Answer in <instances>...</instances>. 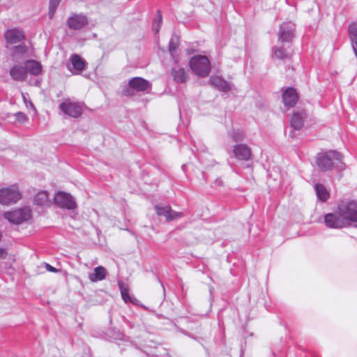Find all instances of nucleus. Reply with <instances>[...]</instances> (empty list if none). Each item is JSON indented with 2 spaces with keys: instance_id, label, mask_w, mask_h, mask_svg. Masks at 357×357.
I'll list each match as a JSON object with an SVG mask.
<instances>
[{
  "instance_id": "obj_1",
  "label": "nucleus",
  "mask_w": 357,
  "mask_h": 357,
  "mask_svg": "<svg viewBox=\"0 0 357 357\" xmlns=\"http://www.w3.org/2000/svg\"><path fill=\"white\" fill-rule=\"evenodd\" d=\"M338 215H342L349 226L351 222H357V202L351 199H343L337 205Z\"/></svg>"
},
{
  "instance_id": "obj_2",
  "label": "nucleus",
  "mask_w": 357,
  "mask_h": 357,
  "mask_svg": "<svg viewBox=\"0 0 357 357\" xmlns=\"http://www.w3.org/2000/svg\"><path fill=\"white\" fill-rule=\"evenodd\" d=\"M189 64L193 73L199 77H206L210 73L211 64L206 56H195L191 58Z\"/></svg>"
},
{
  "instance_id": "obj_3",
  "label": "nucleus",
  "mask_w": 357,
  "mask_h": 357,
  "mask_svg": "<svg viewBox=\"0 0 357 357\" xmlns=\"http://www.w3.org/2000/svg\"><path fill=\"white\" fill-rule=\"evenodd\" d=\"M341 158L342 155L339 152L329 151L317 157V165L321 171H329L333 166V160H340Z\"/></svg>"
},
{
  "instance_id": "obj_4",
  "label": "nucleus",
  "mask_w": 357,
  "mask_h": 357,
  "mask_svg": "<svg viewBox=\"0 0 357 357\" xmlns=\"http://www.w3.org/2000/svg\"><path fill=\"white\" fill-rule=\"evenodd\" d=\"M3 215L10 222L20 225L31 219V211L29 208L24 207L10 212H6Z\"/></svg>"
},
{
  "instance_id": "obj_5",
  "label": "nucleus",
  "mask_w": 357,
  "mask_h": 357,
  "mask_svg": "<svg viewBox=\"0 0 357 357\" xmlns=\"http://www.w3.org/2000/svg\"><path fill=\"white\" fill-rule=\"evenodd\" d=\"M21 194L16 186L0 189V204L8 205L17 202L21 199Z\"/></svg>"
},
{
  "instance_id": "obj_6",
  "label": "nucleus",
  "mask_w": 357,
  "mask_h": 357,
  "mask_svg": "<svg viewBox=\"0 0 357 357\" xmlns=\"http://www.w3.org/2000/svg\"><path fill=\"white\" fill-rule=\"evenodd\" d=\"M59 108L65 114L73 118L79 117L82 112V107L80 103L69 98L65 100L59 105Z\"/></svg>"
},
{
  "instance_id": "obj_7",
  "label": "nucleus",
  "mask_w": 357,
  "mask_h": 357,
  "mask_svg": "<svg viewBox=\"0 0 357 357\" xmlns=\"http://www.w3.org/2000/svg\"><path fill=\"white\" fill-rule=\"evenodd\" d=\"M324 222L326 227L332 229H342L349 226L343 216L338 215L337 211L326 214Z\"/></svg>"
},
{
  "instance_id": "obj_8",
  "label": "nucleus",
  "mask_w": 357,
  "mask_h": 357,
  "mask_svg": "<svg viewBox=\"0 0 357 357\" xmlns=\"http://www.w3.org/2000/svg\"><path fill=\"white\" fill-rule=\"evenodd\" d=\"M55 202L63 208L73 209L76 207V203L70 194L59 192L54 197Z\"/></svg>"
},
{
  "instance_id": "obj_9",
  "label": "nucleus",
  "mask_w": 357,
  "mask_h": 357,
  "mask_svg": "<svg viewBox=\"0 0 357 357\" xmlns=\"http://www.w3.org/2000/svg\"><path fill=\"white\" fill-rule=\"evenodd\" d=\"M67 24L70 29L78 30L88 24V20L85 15L73 14L68 17Z\"/></svg>"
},
{
  "instance_id": "obj_10",
  "label": "nucleus",
  "mask_w": 357,
  "mask_h": 357,
  "mask_svg": "<svg viewBox=\"0 0 357 357\" xmlns=\"http://www.w3.org/2000/svg\"><path fill=\"white\" fill-rule=\"evenodd\" d=\"M298 100V94L293 87L287 88L282 93V101L285 107H293Z\"/></svg>"
},
{
  "instance_id": "obj_11",
  "label": "nucleus",
  "mask_w": 357,
  "mask_h": 357,
  "mask_svg": "<svg viewBox=\"0 0 357 357\" xmlns=\"http://www.w3.org/2000/svg\"><path fill=\"white\" fill-rule=\"evenodd\" d=\"M156 213L160 216H164L167 221L182 217V213L173 211L169 206H155Z\"/></svg>"
},
{
  "instance_id": "obj_12",
  "label": "nucleus",
  "mask_w": 357,
  "mask_h": 357,
  "mask_svg": "<svg viewBox=\"0 0 357 357\" xmlns=\"http://www.w3.org/2000/svg\"><path fill=\"white\" fill-rule=\"evenodd\" d=\"M4 36L7 43L10 44H15L25 39L24 32L17 29H8L5 32Z\"/></svg>"
},
{
  "instance_id": "obj_13",
  "label": "nucleus",
  "mask_w": 357,
  "mask_h": 357,
  "mask_svg": "<svg viewBox=\"0 0 357 357\" xmlns=\"http://www.w3.org/2000/svg\"><path fill=\"white\" fill-rule=\"evenodd\" d=\"M234 153L238 160H248L252 156L251 149L245 144L235 146Z\"/></svg>"
},
{
  "instance_id": "obj_14",
  "label": "nucleus",
  "mask_w": 357,
  "mask_h": 357,
  "mask_svg": "<svg viewBox=\"0 0 357 357\" xmlns=\"http://www.w3.org/2000/svg\"><path fill=\"white\" fill-rule=\"evenodd\" d=\"M128 85L130 88L137 91H144L151 86L150 83L147 80L139 77L131 79Z\"/></svg>"
},
{
  "instance_id": "obj_15",
  "label": "nucleus",
  "mask_w": 357,
  "mask_h": 357,
  "mask_svg": "<svg viewBox=\"0 0 357 357\" xmlns=\"http://www.w3.org/2000/svg\"><path fill=\"white\" fill-rule=\"evenodd\" d=\"M107 274L106 268L102 266H98L94 268L93 273L89 274V278L92 282L102 281L106 278Z\"/></svg>"
},
{
  "instance_id": "obj_16",
  "label": "nucleus",
  "mask_w": 357,
  "mask_h": 357,
  "mask_svg": "<svg viewBox=\"0 0 357 357\" xmlns=\"http://www.w3.org/2000/svg\"><path fill=\"white\" fill-rule=\"evenodd\" d=\"M25 68L26 70V73H29L33 75H38L42 72V66L41 64L33 59L28 60L25 62Z\"/></svg>"
},
{
  "instance_id": "obj_17",
  "label": "nucleus",
  "mask_w": 357,
  "mask_h": 357,
  "mask_svg": "<svg viewBox=\"0 0 357 357\" xmlns=\"http://www.w3.org/2000/svg\"><path fill=\"white\" fill-rule=\"evenodd\" d=\"M10 75L16 81H23L26 79L27 74L25 67L14 66L10 70Z\"/></svg>"
},
{
  "instance_id": "obj_18",
  "label": "nucleus",
  "mask_w": 357,
  "mask_h": 357,
  "mask_svg": "<svg viewBox=\"0 0 357 357\" xmlns=\"http://www.w3.org/2000/svg\"><path fill=\"white\" fill-rule=\"evenodd\" d=\"M314 190L318 199L322 202H326L330 197V192L321 183H317L314 185Z\"/></svg>"
},
{
  "instance_id": "obj_19",
  "label": "nucleus",
  "mask_w": 357,
  "mask_h": 357,
  "mask_svg": "<svg viewBox=\"0 0 357 357\" xmlns=\"http://www.w3.org/2000/svg\"><path fill=\"white\" fill-rule=\"evenodd\" d=\"M70 61L73 69L77 72H81L85 68L86 61L78 54H73L70 56Z\"/></svg>"
},
{
  "instance_id": "obj_20",
  "label": "nucleus",
  "mask_w": 357,
  "mask_h": 357,
  "mask_svg": "<svg viewBox=\"0 0 357 357\" xmlns=\"http://www.w3.org/2000/svg\"><path fill=\"white\" fill-rule=\"evenodd\" d=\"M291 126L295 130H300L304 124L303 115L300 112L294 113L290 120Z\"/></svg>"
},
{
  "instance_id": "obj_21",
  "label": "nucleus",
  "mask_w": 357,
  "mask_h": 357,
  "mask_svg": "<svg viewBox=\"0 0 357 357\" xmlns=\"http://www.w3.org/2000/svg\"><path fill=\"white\" fill-rule=\"evenodd\" d=\"M293 26H294V25L291 24V26L287 30H285L284 27L282 28V30L281 31L280 37H279V40L282 43L290 42L291 40V39L293 38V36H294Z\"/></svg>"
},
{
  "instance_id": "obj_22",
  "label": "nucleus",
  "mask_w": 357,
  "mask_h": 357,
  "mask_svg": "<svg viewBox=\"0 0 357 357\" xmlns=\"http://www.w3.org/2000/svg\"><path fill=\"white\" fill-rule=\"evenodd\" d=\"M34 203L39 206H45L49 203L48 194L45 191L38 192L34 197Z\"/></svg>"
},
{
  "instance_id": "obj_23",
  "label": "nucleus",
  "mask_w": 357,
  "mask_h": 357,
  "mask_svg": "<svg viewBox=\"0 0 357 357\" xmlns=\"http://www.w3.org/2000/svg\"><path fill=\"white\" fill-rule=\"evenodd\" d=\"M119 287L121 291V295L123 300L126 302H131L132 299L129 295V288L127 284L122 281L119 282Z\"/></svg>"
},
{
  "instance_id": "obj_24",
  "label": "nucleus",
  "mask_w": 357,
  "mask_h": 357,
  "mask_svg": "<svg viewBox=\"0 0 357 357\" xmlns=\"http://www.w3.org/2000/svg\"><path fill=\"white\" fill-rule=\"evenodd\" d=\"M174 79L177 82L183 83L188 79V75L186 74L183 68H179L178 70H174L172 72Z\"/></svg>"
},
{
  "instance_id": "obj_25",
  "label": "nucleus",
  "mask_w": 357,
  "mask_h": 357,
  "mask_svg": "<svg viewBox=\"0 0 357 357\" xmlns=\"http://www.w3.org/2000/svg\"><path fill=\"white\" fill-rule=\"evenodd\" d=\"M210 81L213 85L222 91H227L229 89L228 84L218 77H211Z\"/></svg>"
},
{
  "instance_id": "obj_26",
  "label": "nucleus",
  "mask_w": 357,
  "mask_h": 357,
  "mask_svg": "<svg viewBox=\"0 0 357 357\" xmlns=\"http://www.w3.org/2000/svg\"><path fill=\"white\" fill-rule=\"evenodd\" d=\"M348 33L351 44L357 43V23L352 22L349 25Z\"/></svg>"
},
{
  "instance_id": "obj_27",
  "label": "nucleus",
  "mask_w": 357,
  "mask_h": 357,
  "mask_svg": "<svg viewBox=\"0 0 357 357\" xmlns=\"http://www.w3.org/2000/svg\"><path fill=\"white\" fill-rule=\"evenodd\" d=\"M162 15L159 10L157 11V19H155L153 23V29L155 33L159 32L160 24L162 23Z\"/></svg>"
},
{
  "instance_id": "obj_28",
  "label": "nucleus",
  "mask_w": 357,
  "mask_h": 357,
  "mask_svg": "<svg viewBox=\"0 0 357 357\" xmlns=\"http://www.w3.org/2000/svg\"><path fill=\"white\" fill-rule=\"evenodd\" d=\"M28 51V47L24 44L14 47L13 56L24 54Z\"/></svg>"
},
{
  "instance_id": "obj_29",
  "label": "nucleus",
  "mask_w": 357,
  "mask_h": 357,
  "mask_svg": "<svg viewBox=\"0 0 357 357\" xmlns=\"http://www.w3.org/2000/svg\"><path fill=\"white\" fill-rule=\"evenodd\" d=\"M57 6H58V1H51V3L50 5V11H49V15L51 19L53 18Z\"/></svg>"
},
{
  "instance_id": "obj_30",
  "label": "nucleus",
  "mask_w": 357,
  "mask_h": 357,
  "mask_svg": "<svg viewBox=\"0 0 357 357\" xmlns=\"http://www.w3.org/2000/svg\"><path fill=\"white\" fill-rule=\"evenodd\" d=\"M275 56L278 59H283L286 58V53L283 48H276L275 49Z\"/></svg>"
},
{
  "instance_id": "obj_31",
  "label": "nucleus",
  "mask_w": 357,
  "mask_h": 357,
  "mask_svg": "<svg viewBox=\"0 0 357 357\" xmlns=\"http://www.w3.org/2000/svg\"><path fill=\"white\" fill-rule=\"evenodd\" d=\"M26 119V115L24 113L18 112L17 114H16V119L19 122H24V121H25Z\"/></svg>"
},
{
  "instance_id": "obj_32",
  "label": "nucleus",
  "mask_w": 357,
  "mask_h": 357,
  "mask_svg": "<svg viewBox=\"0 0 357 357\" xmlns=\"http://www.w3.org/2000/svg\"><path fill=\"white\" fill-rule=\"evenodd\" d=\"M233 139L237 142L243 139V134L241 132H234L233 135Z\"/></svg>"
},
{
  "instance_id": "obj_33",
  "label": "nucleus",
  "mask_w": 357,
  "mask_h": 357,
  "mask_svg": "<svg viewBox=\"0 0 357 357\" xmlns=\"http://www.w3.org/2000/svg\"><path fill=\"white\" fill-rule=\"evenodd\" d=\"M45 267L47 269V271H48L50 272H52V273H57L58 272V270L56 268L52 266L49 264L45 263Z\"/></svg>"
},
{
  "instance_id": "obj_34",
  "label": "nucleus",
  "mask_w": 357,
  "mask_h": 357,
  "mask_svg": "<svg viewBox=\"0 0 357 357\" xmlns=\"http://www.w3.org/2000/svg\"><path fill=\"white\" fill-rule=\"evenodd\" d=\"M7 256V251L6 249L0 248V258L5 259Z\"/></svg>"
},
{
  "instance_id": "obj_35",
  "label": "nucleus",
  "mask_w": 357,
  "mask_h": 357,
  "mask_svg": "<svg viewBox=\"0 0 357 357\" xmlns=\"http://www.w3.org/2000/svg\"><path fill=\"white\" fill-rule=\"evenodd\" d=\"M352 48L354 50V54L356 55V57L357 59V43H352Z\"/></svg>"
},
{
  "instance_id": "obj_36",
  "label": "nucleus",
  "mask_w": 357,
  "mask_h": 357,
  "mask_svg": "<svg viewBox=\"0 0 357 357\" xmlns=\"http://www.w3.org/2000/svg\"><path fill=\"white\" fill-rule=\"evenodd\" d=\"M175 50V47H172L171 45L169 46V50L172 52V51H174Z\"/></svg>"
},
{
  "instance_id": "obj_37",
  "label": "nucleus",
  "mask_w": 357,
  "mask_h": 357,
  "mask_svg": "<svg viewBox=\"0 0 357 357\" xmlns=\"http://www.w3.org/2000/svg\"><path fill=\"white\" fill-rule=\"evenodd\" d=\"M123 94H124V95H126V96L129 95L128 91H124V92H123Z\"/></svg>"
}]
</instances>
